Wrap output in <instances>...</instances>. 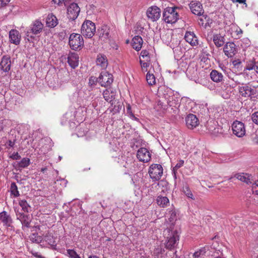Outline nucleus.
<instances>
[{
  "label": "nucleus",
  "instance_id": "obj_37",
  "mask_svg": "<svg viewBox=\"0 0 258 258\" xmlns=\"http://www.w3.org/2000/svg\"><path fill=\"white\" fill-rule=\"evenodd\" d=\"M183 192L188 198H190L192 200L195 199L194 196L188 186L186 185L183 187Z\"/></svg>",
  "mask_w": 258,
  "mask_h": 258
},
{
  "label": "nucleus",
  "instance_id": "obj_35",
  "mask_svg": "<svg viewBox=\"0 0 258 258\" xmlns=\"http://www.w3.org/2000/svg\"><path fill=\"white\" fill-rule=\"evenodd\" d=\"M19 204L25 212H29V209L30 207L25 200H20Z\"/></svg>",
  "mask_w": 258,
  "mask_h": 258
},
{
  "label": "nucleus",
  "instance_id": "obj_49",
  "mask_svg": "<svg viewBox=\"0 0 258 258\" xmlns=\"http://www.w3.org/2000/svg\"><path fill=\"white\" fill-rule=\"evenodd\" d=\"M30 239L33 242H35L36 243H39L41 242V238L38 237L35 234H32L30 236Z\"/></svg>",
  "mask_w": 258,
  "mask_h": 258
},
{
  "label": "nucleus",
  "instance_id": "obj_48",
  "mask_svg": "<svg viewBox=\"0 0 258 258\" xmlns=\"http://www.w3.org/2000/svg\"><path fill=\"white\" fill-rule=\"evenodd\" d=\"M251 120L253 123L258 125V111L253 113L251 116Z\"/></svg>",
  "mask_w": 258,
  "mask_h": 258
},
{
  "label": "nucleus",
  "instance_id": "obj_43",
  "mask_svg": "<svg viewBox=\"0 0 258 258\" xmlns=\"http://www.w3.org/2000/svg\"><path fill=\"white\" fill-rule=\"evenodd\" d=\"M184 164V161L182 160H180L178 161V162L176 164L175 166L173 168L172 172L174 173L175 177H176V171L183 166Z\"/></svg>",
  "mask_w": 258,
  "mask_h": 258
},
{
  "label": "nucleus",
  "instance_id": "obj_16",
  "mask_svg": "<svg viewBox=\"0 0 258 258\" xmlns=\"http://www.w3.org/2000/svg\"><path fill=\"white\" fill-rule=\"evenodd\" d=\"M116 92L111 89H106L103 92L104 98L106 101L110 103L111 106L116 103Z\"/></svg>",
  "mask_w": 258,
  "mask_h": 258
},
{
  "label": "nucleus",
  "instance_id": "obj_8",
  "mask_svg": "<svg viewBox=\"0 0 258 258\" xmlns=\"http://www.w3.org/2000/svg\"><path fill=\"white\" fill-rule=\"evenodd\" d=\"M99 83L101 86L108 87L113 82V78L112 74L106 71L102 72L98 77Z\"/></svg>",
  "mask_w": 258,
  "mask_h": 258
},
{
  "label": "nucleus",
  "instance_id": "obj_36",
  "mask_svg": "<svg viewBox=\"0 0 258 258\" xmlns=\"http://www.w3.org/2000/svg\"><path fill=\"white\" fill-rule=\"evenodd\" d=\"M44 240L48 243V244L51 245H54L55 244V241L53 237L48 233L46 234L44 236Z\"/></svg>",
  "mask_w": 258,
  "mask_h": 258
},
{
  "label": "nucleus",
  "instance_id": "obj_15",
  "mask_svg": "<svg viewBox=\"0 0 258 258\" xmlns=\"http://www.w3.org/2000/svg\"><path fill=\"white\" fill-rule=\"evenodd\" d=\"M189 8L191 12L198 16H201L204 13L202 4L198 1H191L189 4Z\"/></svg>",
  "mask_w": 258,
  "mask_h": 258
},
{
  "label": "nucleus",
  "instance_id": "obj_24",
  "mask_svg": "<svg viewBox=\"0 0 258 258\" xmlns=\"http://www.w3.org/2000/svg\"><path fill=\"white\" fill-rule=\"evenodd\" d=\"M58 24V20L53 14H49L46 19V25L50 28H54Z\"/></svg>",
  "mask_w": 258,
  "mask_h": 258
},
{
  "label": "nucleus",
  "instance_id": "obj_5",
  "mask_svg": "<svg viewBox=\"0 0 258 258\" xmlns=\"http://www.w3.org/2000/svg\"><path fill=\"white\" fill-rule=\"evenodd\" d=\"M96 32L95 23L90 20L84 22L81 27V33L86 37L92 38Z\"/></svg>",
  "mask_w": 258,
  "mask_h": 258
},
{
  "label": "nucleus",
  "instance_id": "obj_23",
  "mask_svg": "<svg viewBox=\"0 0 258 258\" xmlns=\"http://www.w3.org/2000/svg\"><path fill=\"white\" fill-rule=\"evenodd\" d=\"M110 29L107 25H103L100 29L98 30L99 36L103 41L107 40L109 37Z\"/></svg>",
  "mask_w": 258,
  "mask_h": 258
},
{
  "label": "nucleus",
  "instance_id": "obj_52",
  "mask_svg": "<svg viewBox=\"0 0 258 258\" xmlns=\"http://www.w3.org/2000/svg\"><path fill=\"white\" fill-rule=\"evenodd\" d=\"M256 62L254 64H250L246 66V70H254L256 71Z\"/></svg>",
  "mask_w": 258,
  "mask_h": 258
},
{
  "label": "nucleus",
  "instance_id": "obj_61",
  "mask_svg": "<svg viewBox=\"0 0 258 258\" xmlns=\"http://www.w3.org/2000/svg\"><path fill=\"white\" fill-rule=\"evenodd\" d=\"M32 254L34 256H35L36 257L43 258L42 256L41 255L39 254L38 252H35L32 253Z\"/></svg>",
  "mask_w": 258,
  "mask_h": 258
},
{
  "label": "nucleus",
  "instance_id": "obj_7",
  "mask_svg": "<svg viewBox=\"0 0 258 258\" xmlns=\"http://www.w3.org/2000/svg\"><path fill=\"white\" fill-rule=\"evenodd\" d=\"M69 43L72 49L75 50L80 49L84 45L83 37L79 34L73 33L70 36Z\"/></svg>",
  "mask_w": 258,
  "mask_h": 258
},
{
  "label": "nucleus",
  "instance_id": "obj_18",
  "mask_svg": "<svg viewBox=\"0 0 258 258\" xmlns=\"http://www.w3.org/2000/svg\"><path fill=\"white\" fill-rule=\"evenodd\" d=\"M11 67V60L9 55H4L0 61V69L4 72H8Z\"/></svg>",
  "mask_w": 258,
  "mask_h": 258
},
{
  "label": "nucleus",
  "instance_id": "obj_64",
  "mask_svg": "<svg viewBox=\"0 0 258 258\" xmlns=\"http://www.w3.org/2000/svg\"><path fill=\"white\" fill-rule=\"evenodd\" d=\"M256 72L258 74V61L256 62Z\"/></svg>",
  "mask_w": 258,
  "mask_h": 258
},
{
  "label": "nucleus",
  "instance_id": "obj_10",
  "mask_svg": "<svg viewBox=\"0 0 258 258\" xmlns=\"http://www.w3.org/2000/svg\"><path fill=\"white\" fill-rule=\"evenodd\" d=\"M233 133L240 138L245 134V128L243 123L239 121H234L232 125Z\"/></svg>",
  "mask_w": 258,
  "mask_h": 258
},
{
  "label": "nucleus",
  "instance_id": "obj_21",
  "mask_svg": "<svg viewBox=\"0 0 258 258\" xmlns=\"http://www.w3.org/2000/svg\"><path fill=\"white\" fill-rule=\"evenodd\" d=\"M79 58V55L76 53L71 52L69 54L68 62L72 68L75 69L78 66Z\"/></svg>",
  "mask_w": 258,
  "mask_h": 258
},
{
  "label": "nucleus",
  "instance_id": "obj_22",
  "mask_svg": "<svg viewBox=\"0 0 258 258\" xmlns=\"http://www.w3.org/2000/svg\"><path fill=\"white\" fill-rule=\"evenodd\" d=\"M0 220L3 222L4 226L7 227L12 226V219L6 211H4L0 213Z\"/></svg>",
  "mask_w": 258,
  "mask_h": 258
},
{
  "label": "nucleus",
  "instance_id": "obj_58",
  "mask_svg": "<svg viewBox=\"0 0 258 258\" xmlns=\"http://www.w3.org/2000/svg\"><path fill=\"white\" fill-rule=\"evenodd\" d=\"M232 63L234 66H237L241 63V62L239 60H235L232 61Z\"/></svg>",
  "mask_w": 258,
  "mask_h": 258
},
{
  "label": "nucleus",
  "instance_id": "obj_32",
  "mask_svg": "<svg viewBox=\"0 0 258 258\" xmlns=\"http://www.w3.org/2000/svg\"><path fill=\"white\" fill-rule=\"evenodd\" d=\"M146 80L149 85L152 86L156 84V79L155 76L150 72H148L146 75Z\"/></svg>",
  "mask_w": 258,
  "mask_h": 258
},
{
  "label": "nucleus",
  "instance_id": "obj_27",
  "mask_svg": "<svg viewBox=\"0 0 258 258\" xmlns=\"http://www.w3.org/2000/svg\"><path fill=\"white\" fill-rule=\"evenodd\" d=\"M211 80L216 83L221 82L223 80V75L217 70H212L210 73Z\"/></svg>",
  "mask_w": 258,
  "mask_h": 258
},
{
  "label": "nucleus",
  "instance_id": "obj_50",
  "mask_svg": "<svg viewBox=\"0 0 258 258\" xmlns=\"http://www.w3.org/2000/svg\"><path fill=\"white\" fill-rule=\"evenodd\" d=\"M252 141L255 145L258 146V134L257 133L252 136Z\"/></svg>",
  "mask_w": 258,
  "mask_h": 258
},
{
  "label": "nucleus",
  "instance_id": "obj_19",
  "mask_svg": "<svg viewBox=\"0 0 258 258\" xmlns=\"http://www.w3.org/2000/svg\"><path fill=\"white\" fill-rule=\"evenodd\" d=\"M186 125L189 129H193L199 124V120L195 115L189 114L185 118Z\"/></svg>",
  "mask_w": 258,
  "mask_h": 258
},
{
  "label": "nucleus",
  "instance_id": "obj_11",
  "mask_svg": "<svg viewBox=\"0 0 258 258\" xmlns=\"http://www.w3.org/2000/svg\"><path fill=\"white\" fill-rule=\"evenodd\" d=\"M237 47L233 42H227L223 47V51L225 55L229 58L233 57L237 52Z\"/></svg>",
  "mask_w": 258,
  "mask_h": 258
},
{
  "label": "nucleus",
  "instance_id": "obj_38",
  "mask_svg": "<svg viewBox=\"0 0 258 258\" xmlns=\"http://www.w3.org/2000/svg\"><path fill=\"white\" fill-rule=\"evenodd\" d=\"M140 175H141V173L140 174H137L136 175H134V177L132 178V181L135 186L136 187H139L142 185L141 182L143 180L142 178L141 179V181H140L139 180H137L138 177H140Z\"/></svg>",
  "mask_w": 258,
  "mask_h": 258
},
{
  "label": "nucleus",
  "instance_id": "obj_42",
  "mask_svg": "<svg viewBox=\"0 0 258 258\" xmlns=\"http://www.w3.org/2000/svg\"><path fill=\"white\" fill-rule=\"evenodd\" d=\"M99 79L94 76H91L89 79V85L90 87H94L97 82H98Z\"/></svg>",
  "mask_w": 258,
  "mask_h": 258
},
{
  "label": "nucleus",
  "instance_id": "obj_25",
  "mask_svg": "<svg viewBox=\"0 0 258 258\" xmlns=\"http://www.w3.org/2000/svg\"><path fill=\"white\" fill-rule=\"evenodd\" d=\"M143 41L140 36H135L132 40V46L137 51H139L142 46Z\"/></svg>",
  "mask_w": 258,
  "mask_h": 258
},
{
  "label": "nucleus",
  "instance_id": "obj_2",
  "mask_svg": "<svg viewBox=\"0 0 258 258\" xmlns=\"http://www.w3.org/2000/svg\"><path fill=\"white\" fill-rule=\"evenodd\" d=\"M164 234L166 238L165 242V248L170 250L176 248L179 241V235L177 232L166 229L164 231Z\"/></svg>",
  "mask_w": 258,
  "mask_h": 258
},
{
  "label": "nucleus",
  "instance_id": "obj_59",
  "mask_svg": "<svg viewBox=\"0 0 258 258\" xmlns=\"http://www.w3.org/2000/svg\"><path fill=\"white\" fill-rule=\"evenodd\" d=\"M60 181H61V184H63L64 186H66L67 184V180H65L64 179H60Z\"/></svg>",
  "mask_w": 258,
  "mask_h": 258
},
{
  "label": "nucleus",
  "instance_id": "obj_53",
  "mask_svg": "<svg viewBox=\"0 0 258 258\" xmlns=\"http://www.w3.org/2000/svg\"><path fill=\"white\" fill-rule=\"evenodd\" d=\"M11 0H0V7H4L8 5Z\"/></svg>",
  "mask_w": 258,
  "mask_h": 258
},
{
  "label": "nucleus",
  "instance_id": "obj_4",
  "mask_svg": "<svg viewBox=\"0 0 258 258\" xmlns=\"http://www.w3.org/2000/svg\"><path fill=\"white\" fill-rule=\"evenodd\" d=\"M177 10L179 8L177 7H167L163 13V19L165 23L173 24L179 19L178 12Z\"/></svg>",
  "mask_w": 258,
  "mask_h": 258
},
{
  "label": "nucleus",
  "instance_id": "obj_60",
  "mask_svg": "<svg viewBox=\"0 0 258 258\" xmlns=\"http://www.w3.org/2000/svg\"><path fill=\"white\" fill-rule=\"evenodd\" d=\"M145 60L144 61H146V62H148L149 63H150V56L149 55H148L147 56H145Z\"/></svg>",
  "mask_w": 258,
  "mask_h": 258
},
{
  "label": "nucleus",
  "instance_id": "obj_12",
  "mask_svg": "<svg viewBox=\"0 0 258 258\" xmlns=\"http://www.w3.org/2000/svg\"><path fill=\"white\" fill-rule=\"evenodd\" d=\"M147 17L153 22L157 21L161 16V10L157 6L149 7L146 12Z\"/></svg>",
  "mask_w": 258,
  "mask_h": 258
},
{
  "label": "nucleus",
  "instance_id": "obj_17",
  "mask_svg": "<svg viewBox=\"0 0 258 258\" xmlns=\"http://www.w3.org/2000/svg\"><path fill=\"white\" fill-rule=\"evenodd\" d=\"M9 41L11 43L16 45L20 44L21 36L19 32L16 29H12L9 33Z\"/></svg>",
  "mask_w": 258,
  "mask_h": 258
},
{
  "label": "nucleus",
  "instance_id": "obj_46",
  "mask_svg": "<svg viewBox=\"0 0 258 258\" xmlns=\"http://www.w3.org/2000/svg\"><path fill=\"white\" fill-rule=\"evenodd\" d=\"M208 18L207 16H203L202 18H200L198 20L199 24L201 26H202L204 27H206L207 26L208 23H205V20Z\"/></svg>",
  "mask_w": 258,
  "mask_h": 258
},
{
  "label": "nucleus",
  "instance_id": "obj_33",
  "mask_svg": "<svg viewBox=\"0 0 258 258\" xmlns=\"http://www.w3.org/2000/svg\"><path fill=\"white\" fill-rule=\"evenodd\" d=\"M30 164V160L28 158H23L18 163L19 168H26Z\"/></svg>",
  "mask_w": 258,
  "mask_h": 258
},
{
  "label": "nucleus",
  "instance_id": "obj_9",
  "mask_svg": "<svg viewBox=\"0 0 258 258\" xmlns=\"http://www.w3.org/2000/svg\"><path fill=\"white\" fill-rule=\"evenodd\" d=\"M80 12V8L78 4L73 3L71 4L67 9L68 18L71 20H76Z\"/></svg>",
  "mask_w": 258,
  "mask_h": 258
},
{
  "label": "nucleus",
  "instance_id": "obj_47",
  "mask_svg": "<svg viewBox=\"0 0 258 258\" xmlns=\"http://www.w3.org/2000/svg\"><path fill=\"white\" fill-rule=\"evenodd\" d=\"M140 64L142 67V69L143 71L144 72H147V68L149 67L150 65V63L148 62H146L144 61H143L140 59Z\"/></svg>",
  "mask_w": 258,
  "mask_h": 258
},
{
  "label": "nucleus",
  "instance_id": "obj_51",
  "mask_svg": "<svg viewBox=\"0 0 258 258\" xmlns=\"http://www.w3.org/2000/svg\"><path fill=\"white\" fill-rule=\"evenodd\" d=\"M10 157L13 160H18L21 158V156L18 152L13 153Z\"/></svg>",
  "mask_w": 258,
  "mask_h": 258
},
{
  "label": "nucleus",
  "instance_id": "obj_57",
  "mask_svg": "<svg viewBox=\"0 0 258 258\" xmlns=\"http://www.w3.org/2000/svg\"><path fill=\"white\" fill-rule=\"evenodd\" d=\"M8 145L10 147H13L15 145V141L9 140L8 142Z\"/></svg>",
  "mask_w": 258,
  "mask_h": 258
},
{
  "label": "nucleus",
  "instance_id": "obj_34",
  "mask_svg": "<svg viewBox=\"0 0 258 258\" xmlns=\"http://www.w3.org/2000/svg\"><path fill=\"white\" fill-rule=\"evenodd\" d=\"M165 250L160 246H157L155 248L153 251V255L157 257H162V254L164 253Z\"/></svg>",
  "mask_w": 258,
  "mask_h": 258
},
{
  "label": "nucleus",
  "instance_id": "obj_31",
  "mask_svg": "<svg viewBox=\"0 0 258 258\" xmlns=\"http://www.w3.org/2000/svg\"><path fill=\"white\" fill-rule=\"evenodd\" d=\"M11 195L15 198L18 197L20 193L18 189V187L15 182H12L10 186Z\"/></svg>",
  "mask_w": 258,
  "mask_h": 258
},
{
  "label": "nucleus",
  "instance_id": "obj_28",
  "mask_svg": "<svg viewBox=\"0 0 258 258\" xmlns=\"http://www.w3.org/2000/svg\"><path fill=\"white\" fill-rule=\"evenodd\" d=\"M213 40L215 45L217 47L223 46L225 43V38L220 34H214L213 37Z\"/></svg>",
  "mask_w": 258,
  "mask_h": 258
},
{
  "label": "nucleus",
  "instance_id": "obj_3",
  "mask_svg": "<svg viewBox=\"0 0 258 258\" xmlns=\"http://www.w3.org/2000/svg\"><path fill=\"white\" fill-rule=\"evenodd\" d=\"M239 94L243 97L258 98V86H253L250 84H242L238 87Z\"/></svg>",
  "mask_w": 258,
  "mask_h": 258
},
{
  "label": "nucleus",
  "instance_id": "obj_6",
  "mask_svg": "<svg viewBox=\"0 0 258 258\" xmlns=\"http://www.w3.org/2000/svg\"><path fill=\"white\" fill-rule=\"evenodd\" d=\"M163 168L160 164H152L148 170V173L153 181L159 180L163 175Z\"/></svg>",
  "mask_w": 258,
  "mask_h": 258
},
{
  "label": "nucleus",
  "instance_id": "obj_26",
  "mask_svg": "<svg viewBox=\"0 0 258 258\" xmlns=\"http://www.w3.org/2000/svg\"><path fill=\"white\" fill-rule=\"evenodd\" d=\"M97 66H100L102 69H105L108 66V61L105 55L99 54L96 59Z\"/></svg>",
  "mask_w": 258,
  "mask_h": 258
},
{
  "label": "nucleus",
  "instance_id": "obj_44",
  "mask_svg": "<svg viewBox=\"0 0 258 258\" xmlns=\"http://www.w3.org/2000/svg\"><path fill=\"white\" fill-rule=\"evenodd\" d=\"M111 106L112 107V110L114 112H119L121 108V105H120V103L117 100L116 103L113 104V105Z\"/></svg>",
  "mask_w": 258,
  "mask_h": 258
},
{
  "label": "nucleus",
  "instance_id": "obj_41",
  "mask_svg": "<svg viewBox=\"0 0 258 258\" xmlns=\"http://www.w3.org/2000/svg\"><path fill=\"white\" fill-rule=\"evenodd\" d=\"M169 217L168 218L170 222H172L174 221H175L177 219V213L175 210L172 209L171 210L169 211Z\"/></svg>",
  "mask_w": 258,
  "mask_h": 258
},
{
  "label": "nucleus",
  "instance_id": "obj_54",
  "mask_svg": "<svg viewBox=\"0 0 258 258\" xmlns=\"http://www.w3.org/2000/svg\"><path fill=\"white\" fill-rule=\"evenodd\" d=\"M149 54V53L148 51L146 50H143L141 52V56L143 58H145V56H147Z\"/></svg>",
  "mask_w": 258,
  "mask_h": 258
},
{
  "label": "nucleus",
  "instance_id": "obj_14",
  "mask_svg": "<svg viewBox=\"0 0 258 258\" xmlns=\"http://www.w3.org/2000/svg\"><path fill=\"white\" fill-rule=\"evenodd\" d=\"M17 219L20 221L22 225V229L28 228L30 227L31 217L29 215H25L23 213L16 212Z\"/></svg>",
  "mask_w": 258,
  "mask_h": 258
},
{
  "label": "nucleus",
  "instance_id": "obj_20",
  "mask_svg": "<svg viewBox=\"0 0 258 258\" xmlns=\"http://www.w3.org/2000/svg\"><path fill=\"white\" fill-rule=\"evenodd\" d=\"M184 39L192 46L198 45V39L193 32L186 31L184 35Z\"/></svg>",
  "mask_w": 258,
  "mask_h": 258
},
{
  "label": "nucleus",
  "instance_id": "obj_29",
  "mask_svg": "<svg viewBox=\"0 0 258 258\" xmlns=\"http://www.w3.org/2000/svg\"><path fill=\"white\" fill-rule=\"evenodd\" d=\"M156 203L160 207H166L169 205V199L166 197L162 196H158L156 199Z\"/></svg>",
  "mask_w": 258,
  "mask_h": 258
},
{
  "label": "nucleus",
  "instance_id": "obj_13",
  "mask_svg": "<svg viewBox=\"0 0 258 258\" xmlns=\"http://www.w3.org/2000/svg\"><path fill=\"white\" fill-rule=\"evenodd\" d=\"M137 157L139 161L147 163L150 161L151 154L146 148H141L137 152Z\"/></svg>",
  "mask_w": 258,
  "mask_h": 258
},
{
  "label": "nucleus",
  "instance_id": "obj_30",
  "mask_svg": "<svg viewBox=\"0 0 258 258\" xmlns=\"http://www.w3.org/2000/svg\"><path fill=\"white\" fill-rule=\"evenodd\" d=\"M234 178H235L238 180L244 182L247 184L250 183L249 176H248L247 174H245L243 173L236 174L234 175V176L231 177L230 179H232Z\"/></svg>",
  "mask_w": 258,
  "mask_h": 258
},
{
  "label": "nucleus",
  "instance_id": "obj_63",
  "mask_svg": "<svg viewBox=\"0 0 258 258\" xmlns=\"http://www.w3.org/2000/svg\"><path fill=\"white\" fill-rule=\"evenodd\" d=\"M246 0H236L235 2L239 4H245Z\"/></svg>",
  "mask_w": 258,
  "mask_h": 258
},
{
  "label": "nucleus",
  "instance_id": "obj_45",
  "mask_svg": "<svg viewBox=\"0 0 258 258\" xmlns=\"http://www.w3.org/2000/svg\"><path fill=\"white\" fill-rule=\"evenodd\" d=\"M251 190L253 194L258 195V180L252 183Z\"/></svg>",
  "mask_w": 258,
  "mask_h": 258
},
{
  "label": "nucleus",
  "instance_id": "obj_62",
  "mask_svg": "<svg viewBox=\"0 0 258 258\" xmlns=\"http://www.w3.org/2000/svg\"><path fill=\"white\" fill-rule=\"evenodd\" d=\"M62 3L64 4L65 6H67L69 4V0H63Z\"/></svg>",
  "mask_w": 258,
  "mask_h": 258
},
{
  "label": "nucleus",
  "instance_id": "obj_1",
  "mask_svg": "<svg viewBox=\"0 0 258 258\" xmlns=\"http://www.w3.org/2000/svg\"><path fill=\"white\" fill-rule=\"evenodd\" d=\"M43 29V24L39 20H35L25 31V40L33 42L35 40L34 35L39 34Z\"/></svg>",
  "mask_w": 258,
  "mask_h": 258
},
{
  "label": "nucleus",
  "instance_id": "obj_40",
  "mask_svg": "<svg viewBox=\"0 0 258 258\" xmlns=\"http://www.w3.org/2000/svg\"><path fill=\"white\" fill-rule=\"evenodd\" d=\"M70 258H81L79 254L74 249H67V254Z\"/></svg>",
  "mask_w": 258,
  "mask_h": 258
},
{
  "label": "nucleus",
  "instance_id": "obj_55",
  "mask_svg": "<svg viewBox=\"0 0 258 258\" xmlns=\"http://www.w3.org/2000/svg\"><path fill=\"white\" fill-rule=\"evenodd\" d=\"M63 0H52V3L54 4L57 5L58 6H60L62 4Z\"/></svg>",
  "mask_w": 258,
  "mask_h": 258
},
{
  "label": "nucleus",
  "instance_id": "obj_56",
  "mask_svg": "<svg viewBox=\"0 0 258 258\" xmlns=\"http://www.w3.org/2000/svg\"><path fill=\"white\" fill-rule=\"evenodd\" d=\"M126 109H127V113H128L131 116L134 117V114L131 111V107L129 105L127 106Z\"/></svg>",
  "mask_w": 258,
  "mask_h": 258
},
{
  "label": "nucleus",
  "instance_id": "obj_39",
  "mask_svg": "<svg viewBox=\"0 0 258 258\" xmlns=\"http://www.w3.org/2000/svg\"><path fill=\"white\" fill-rule=\"evenodd\" d=\"M206 252V249L205 247L202 248L199 250L196 251L193 254L194 258H199L201 256L204 255Z\"/></svg>",
  "mask_w": 258,
  "mask_h": 258
}]
</instances>
